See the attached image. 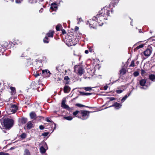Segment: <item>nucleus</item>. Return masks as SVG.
Wrapping results in <instances>:
<instances>
[{
	"mask_svg": "<svg viewBox=\"0 0 155 155\" xmlns=\"http://www.w3.org/2000/svg\"><path fill=\"white\" fill-rule=\"evenodd\" d=\"M110 12L112 13L113 11L109 5L102 8L96 16L92 18V20L87 21L86 24H89L91 28H96V24L93 23L94 21H95L98 24L99 26H102L104 24V20L107 19V17L109 15Z\"/></svg>",
	"mask_w": 155,
	"mask_h": 155,
	"instance_id": "1",
	"label": "nucleus"
},
{
	"mask_svg": "<svg viewBox=\"0 0 155 155\" xmlns=\"http://www.w3.org/2000/svg\"><path fill=\"white\" fill-rule=\"evenodd\" d=\"M74 72L78 75L81 76L84 72L83 67L81 65H76L74 66Z\"/></svg>",
	"mask_w": 155,
	"mask_h": 155,
	"instance_id": "2",
	"label": "nucleus"
},
{
	"mask_svg": "<svg viewBox=\"0 0 155 155\" xmlns=\"http://www.w3.org/2000/svg\"><path fill=\"white\" fill-rule=\"evenodd\" d=\"M6 108L7 112L9 113V114L14 113L18 110L17 106L16 105L12 104L7 106Z\"/></svg>",
	"mask_w": 155,
	"mask_h": 155,
	"instance_id": "3",
	"label": "nucleus"
},
{
	"mask_svg": "<svg viewBox=\"0 0 155 155\" xmlns=\"http://www.w3.org/2000/svg\"><path fill=\"white\" fill-rule=\"evenodd\" d=\"M4 125L5 129L8 130L13 126V121L12 119H5L4 120Z\"/></svg>",
	"mask_w": 155,
	"mask_h": 155,
	"instance_id": "4",
	"label": "nucleus"
},
{
	"mask_svg": "<svg viewBox=\"0 0 155 155\" xmlns=\"http://www.w3.org/2000/svg\"><path fill=\"white\" fill-rule=\"evenodd\" d=\"M90 112L87 110L82 111L81 113V116L80 117H78L83 120H86L89 117Z\"/></svg>",
	"mask_w": 155,
	"mask_h": 155,
	"instance_id": "5",
	"label": "nucleus"
},
{
	"mask_svg": "<svg viewBox=\"0 0 155 155\" xmlns=\"http://www.w3.org/2000/svg\"><path fill=\"white\" fill-rule=\"evenodd\" d=\"M140 84L142 87H140L141 89H146L147 88L148 85L146 83V81L145 79H142L140 81Z\"/></svg>",
	"mask_w": 155,
	"mask_h": 155,
	"instance_id": "6",
	"label": "nucleus"
},
{
	"mask_svg": "<svg viewBox=\"0 0 155 155\" xmlns=\"http://www.w3.org/2000/svg\"><path fill=\"white\" fill-rule=\"evenodd\" d=\"M48 149V147L46 143H44L43 144V146H42L40 147V152L41 153H44L46 152V150Z\"/></svg>",
	"mask_w": 155,
	"mask_h": 155,
	"instance_id": "7",
	"label": "nucleus"
},
{
	"mask_svg": "<svg viewBox=\"0 0 155 155\" xmlns=\"http://www.w3.org/2000/svg\"><path fill=\"white\" fill-rule=\"evenodd\" d=\"M8 43L5 41L3 42L1 45L0 44V52L5 51V48L8 47Z\"/></svg>",
	"mask_w": 155,
	"mask_h": 155,
	"instance_id": "8",
	"label": "nucleus"
},
{
	"mask_svg": "<svg viewBox=\"0 0 155 155\" xmlns=\"http://www.w3.org/2000/svg\"><path fill=\"white\" fill-rule=\"evenodd\" d=\"M66 100L65 99V98H64L62 101L61 103V107L67 109L69 110H72V109H71V108L69 107L66 104Z\"/></svg>",
	"mask_w": 155,
	"mask_h": 155,
	"instance_id": "9",
	"label": "nucleus"
},
{
	"mask_svg": "<svg viewBox=\"0 0 155 155\" xmlns=\"http://www.w3.org/2000/svg\"><path fill=\"white\" fill-rule=\"evenodd\" d=\"M152 51V48H147L143 52L144 55L146 56H149L151 54Z\"/></svg>",
	"mask_w": 155,
	"mask_h": 155,
	"instance_id": "10",
	"label": "nucleus"
},
{
	"mask_svg": "<svg viewBox=\"0 0 155 155\" xmlns=\"http://www.w3.org/2000/svg\"><path fill=\"white\" fill-rule=\"evenodd\" d=\"M40 74H41L42 76H45L46 77H48L50 76L51 73L48 70L46 69L42 70V73H40Z\"/></svg>",
	"mask_w": 155,
	"mask_h": 155,
	"instance_id": "11",
	"label": "nucleus"
},
{
	"mask_svg": "<svg viewBox=\"0 0 155 155\" xmlns=\"http://www.w3.org/2000/svg\"><path fill=\"white\" fill-rule=\"evenodd\" d=\"M122 106V105L121 104L117 103V102H116L114 103L113 105L109 106L108 107H114L116 109H118L120 108Z\"/></svg>",
	"mask_w": 155,
	"mask_h": 155,
	"instance_id": "12",
	"label": "nucleus"
},
{
	"mask_svg": "<svg viewBox=\"0 0 155 155\" xmlns=\"http://www.w3.org/2000/svg\"><path fill=\"white\" fill-rule=\"evenodd\" d=\"M57 4L55 3H52L51 5L50 10H51V11H56L57 9Z\"/></svg>",
	"mask_w": 155,
	"mask_h": 155,
	"instance_id": "13",
	"label": "nucleus"
},
{
	"mask_svg": "<svg viewBox=\"0 0 155 155\" xmlns=\"http://www.w3.org/2000/svg\"><path fill=\"white\" fill-rule=\"evenodd\" d=\"M30 116L32 119H35L36 118V115L34 112H32L30 114Z\"/></svg>",
	"mask_w": 155,
	"mask_h": 155,
	"instance_id": "14",
	"label": "nucleus"
},
{
	"mask_svg": "<svg viewBox=\"0 0 155 155\" xmlns=\"http://www.w3.org/2000/svg\"><path fill=\"white\" fill-rule=\"evenodd\" d=\"M70 90V87L68 86H65L64 87V92L65 93L68 92Z\"/></svg>",
	"mask_w": 155,
	"mask_h": 155,
	"instance_id": "15",
	"label": "nucleus"
},
{
	"mask_svg": "<svg viewBox=\"0 0 155 155\" xmlns=\"http://www.w3.org/2000/svg\"><path fill=\"white\" fill-rule=\"evenodd\" d=\"M149 79L153 81H155V75L151 74L149 76Z\"/></svg>",
	"mask_w": 155,
	"mask_h": 155,
	"instance_id": "16",
	"label": "nucleus"
},
{
	"mask_svg": "<svg viewBox=\"0 0 155 155\" xmlns=\"http://www.w3.org/2000/svg\"><path fill=\"white\" fill-rule=\"evenodd\" d=\"M14 45H18L21 43V42L18 39H15L13 42H12Z\"/></svg>",
	"mask_w": 155,
	"mask_h": 155,
	"instance_id": "17",
	"label": "nucleus"
},
{
	"mask_svg": "<svg viewBox=\"0 0 155 155\" xmlns=\"http://www.w3.org/2000/svg\"><path fill=\"white\" fill-rule=\"evenodd\" d=\"M54 32L52 31H49V32L47 33V35L49 37H52L53 36Z\"/></svg>",
	"mask_w": 155,
	"mask_h": 155,
	"instance_id": "18",
	"label": "nucleus"
},
{
	"mask_svg": "<svg viewBox=\"0 0 155 155\" xmlns=\"http://www.w3.org/2000/svg\"><path fill=\"white\" fill-rule=\"evenodd\" d=\"M33 127V124L31 121L28 122L27 124V127L28 129L31 128Z\"/></svg>",
	"mask_w": 155,
	"mask_h": 155,
	"instance_id": "19",
	"label": "nucleus"
},
{
	"mask_svg": "<svg viewBox=\"0 0 155 155\" xmlns=\"http://www.w3.org/2000/svg\"><path fill=\"white\" fill-rule=\"evenodd\" d=\"M23 155H31L28 149H25L24 150Z\"/></svg>",
	"mask_w": 155,
	"mask_h": 155,
	"instance_id": "20",
	"label": "nucleus"
},
{
	"mask_svg": "<svg viewBox=\"0 0 155 155\" xmlns=\"http://www.w3.org/2000/svg\"><path fill=\"white\" fill-rule=\"evenodd\" d=\"M130 94L129 93L128 94V95H125L121 100V102H124L126 99L127 98L130 96Z\"/></svg>",
	"mask_w": 155,
	"mask_h": 155,
	"instance_id": "21",
	"label": "nucleus"
},
{
	"mask_svg": "<svg viewBox=\"0 0 155 155\" xmlns=\"http://www.w3.org/2000/svg\"><path fill=\"white\" fill-rule=\"evenodd\" d=\"M126 70L124 68L122 69L120 71V74L123 75L126 73Z\"/></svg>",
	"mask_w": 155,
	"mask_h": 155,
	"instance_id": "22",
	"label": "nucleus"
},
{
	"mask_svg": "<svg viewBox=\"0 0 155 155\" xmlns=\"http://www.w3.org/2000/svg\"><path fill=\"white\" fill-rule=\"evenodd\" d=\"M64 118L68 120H71L73 119L71 116L64 117Z\"/></svg>",
	"mask_w": 155,
	"mask_h": 155,
	"instance_id": "23",
	"label": "nucleus"
},
{
	"mask_svg": "<svg viewBox=\"0 0 155 155\" xmlns=\"http://www.w3.org/2000/svg\"><path fill=\"white\" fill-rule=\"evenodd\" d=\"M80 94L83 95H90L91 94H92V93H85L82 92H80Z\"/></svg>",
	"mask_w": 155,
	"mask_h": 155,
	"instance_id": "24",
	"label": "nucleus"
},
{
	"mask_svg": "<svg viewBox=\"0 0 155 155\" xmlns=\"http://www.w3.org/2000/svg\"><path fill=\"white\" fill-rule=\"evenodd\" d=\"M61 27H62V26L61 24H58L56 26V30L57 31H59L60 30V29Z\"/></svg>",
	"mask_w": 155,
	"mask_h": 155,
	"instance_id": "25",
	"label": "nucleus"
},
{
	"mask_svg": "<svg viewBox=\"0 0 155 155\" xmlns=\"http://www.w3.org/2000/svg\"><path fill=\"white\" fill-rule=\"evenodd\" d=\"M83 88L86 91H91L92 89V88L91 87H84Z\"/></svg>",
	"mask_w": 155,
	"mask_h": 155,
	"instance_id": "26",
	"label": "nucleus"
},
{
	"mask_svg": "<svg viewBox=\"0 0 155 155\" xmlns=\"http://www.w3.org/2000/svg\"><path fill=\"white\" fill-rule=\"evenodd\" d=\"M48 38L46 36L45 38L43 39V41L45 43H48L49 42V41H48Z\"/></svg>",
	"mask_w": 155,
	"mask_h": 155,
	"instance_id": "27",
	"label": "nucleus"
},
{
	"mask_svg": "<svg viewBox=\"0 0 155 155\" xmlns=\"http://www.w3.org/2000/svg\"><path fill=\"white\" fill-rule=\"evenodd\" d=\"M20 137L21 138L24 139L26 137V135L25 133H23L21 135Z\"/></svg>",
	"mask_w": 155,
	"mask_h": 155,
	"instance_id": "28",
	"label": "nucleus"
},
{
	"mask_svg": "<svg viewBox=\"0 0 155 155\" xmlns=\"http://www.w3.org/2000/svg\"><path fill=\"white\" fill-rule=\"evenodd\" d=\"M27 121V119L25 118H22L21 119V122L23 124H25Z\"/></svg>",
	"mask_w": 155,
	"mask_h": 155,
	"instance_id": "29",
	"label": "nucleus"
},
{
	"mask_svg": "<svg viewBox=\"0 0 155 155\" xmlns=\"http://www.w3.org/2000/svg\"><path fill=\"white\" fill-rule=\"evenodd\" d=\"M134 60H132L131 63L130 64V67H134Z\"/></svg>",
	"mask_w": 155,
	"mask_h": 155,
	"instance_id": "30",
	"label": "nucleus"
},
{
	"mask_svg": "<svg viewBox=\"0 0 155 155\" xmlns=\"http://www.w3.org/2000/svg\"><path fill=\"white\" fill-rule=\"evenodd\" d=\"M77 20L78 21V24H79L80 22H81L82 21V20L81 19V18H77Z\"/></svg>",
	"mask_w": 155,
	"mask_h": 155,
	"instance_id": "31",
	"label": "nucleus"
},
{
	"mask_svg": "<svg viewBox=\"0 0 155 155\" xmlns=\"http://www.w3.org/2000/svg\"><path fill=\"white\" fill-rule=\"evenodd\" d=\"M49 134V133L48 132H44L42 134V136L44 137H46Z\"/></svg>",
	"mask_w": 155,
	"mask_h": 155,
	"instance_id": "32",
	"label": "nucleus"
},
{
	"mask_svg": "<svg viewBox=\"0 0 155 155\" xmlns=\"http://www.w3.org/2000/svg\"><path fill=\"white\" fill-rule=\"evenodd\" d=\"M0 155H9V154L8 153L2 152H0Z\"/></svg>",
	"mask_w": 155,
	"mask_h": 155,
	"instance_id": "33",
	"label": "nucleus"
},
{
	"mask_svg": "<svg viewBox=\"0 0 155 155\" xmlns=\"http://www.w3.org/2000/svg\"><path fill=\"white\" fill-rule=\"evenodd\" d=\"M79 112V111L76 110L73 113V115L74 116H76Z\"/></svg>",
	"mask_w": 155,
	"mask_h": 155,
	"instance_id": "34",
	"label": "nucleus"
},
{
	"mask_svg": "<svg viewBox=\"0 0 155 155\" xmlns=\"http://www.w3.org/2000/svg\"><path fill=\"white\" fill-rule=\"evenodd\" d=\"M143 46H144L143 45V44L137 46V47L136 48L137 49H138L140 48H142L143 47Z\"/></svg>",
	"mask_w": 155,
	"mask_h": 155,
	"instance_id": "35",
	"label": "nucleus"
},
{
	"mask_svg": "<svg viewBox=\"0 0 155 155\" xmlns=\"http://www.w3.org/2000/svg\"><path fill=\"white\" fill-rule=\"evenodd\" d=\"M76 105L80 107L85 106H84L80 104H76Z\"/></svg>",
	"mask_w": 155,
	"mask_h": 155,
	"instance_id": "36",
	"label": "nucleus"
},
{
	"mask_svg": "<svg viewBox=\"0 0 155 155\" xmlns=\"http://www.w3.org/2000/svg\"><path fill=\"white\" fill-rule=\"evenodd\" d=\"M123 91V90H118L116 91V92L117 93L120 94L122 93Z\"/></svg>",
	"mask_w": 155,
	"mask_h": 155,
	"instance_id": "37",
	"label": "nucleus"
},
{
	"mask_svg": "<svg viewBox=\"0 0 155 155\" xmlns=\"http://www.w3.org/2000/svg\"><path fill=\"white\" fill-rule=\"evenodd\" d=\"M139 73L138 72H137V71H136V72H135L134 73V75L135 76V77H136V76H137L138 75H139Z\"/></svg>",
	"mask_w": 155,
	"mask_h": 155,
	"instance_id": "38",
	"label": "nucleus"
},
{
	"mask_svg": "<svg viewBox=\"0 0 155 155\" xmlns=\"http://www.w3.org/2000/svg\"><path fill=\"white\" fill-rule=\"evenodd\" d=\"M145 71L144 70H141V74L142 76H144L145 75Z\"/></svg>",
	"mask_w": 155,
	"mask_h": 155,
	"instance_id": "39",
	"label": "nucleus"
},
{
	"mask_svg": "<svg viewBox=\"0 0 155 155\" xmlns=\"http://www.w3.org/2000/svg\"><path fill=\"white\" fill-rule=\"evenodd\" d=\"M10 89L13 92V93H14L15 91V88L14 87H11Z\"/></svg>",
	"mask_w": 155,
	"mask_h": 155,
	"instance_id": "40",
	"label": "nucleus"
},
{
	"mask_svg": "<svg viewBox=\"0 0 155 155\" xmlns=\"http://www.w3.org/2000/svg\"><path fill=\"white\" fill-rule=\"evenodd\" d=\"M22 0H16V2L17 3H21Z\"/></svg>",
	"mask_w": 155,
	"mask_h": 155,
	"instance_id": "41",
	"label": "nucleus"
},
{
	"mask_svg": "<svg viewBox=\"0 0 155 155\" xmlns=\"http://www.w3.org/2000/svg\"><path fill=\"white\" fill-rule=\"evenodd\" d=\"M46 120L48 122H51V119H50L49 118H46Z\"/></svg>",
	"mask_w": 155,
	"mask_h": 155,
	"instance_id": "42",
	"label": "nucleus"
},
{
	"mask_svg": "<svg viewBox=\"0 0 155 155\" xmlns=\"http://www.w3.org/2000/svg\"><path fill=\"white\" fill-rule=\"evenodd\" d=\"M39 128L41 130H43L44 129V127L43 126L41 125L39 126Z\"/></svg>",
	"mask_w": 155,
	"mask_h": 155,
	"instance_id": "43",
	"label": "nucleus"
},
{
	"mask_svg": "<svg viewBox=\"0 0 155 155\" xmlns=\"http://www.w3.org/2000/svg\"><path fill=\"white\" fill-rule=\"evenodd\" d=\"M47 58L45 57H42V60L44 61H47Z\"/></svg>",
	"mask_w": 155,
	"mask_h": 155,
	"instance_id": "44",
	"label": "nucleus"
},
{
	"mask_svg": "<svg viewBox=\"0 0 155 155\" xmlns=\"http://www.w3.org/2000/svg\"><path fill=\"white\" fill-rule=\"evenodd\" d=\"M108 87L107 85L105 86L104 87V90L105 91L107 90Z\"/></svg>",
	"mask_w": 155,
	"mask_h": 155,
	"instance_id": "45",
	"label": "nucleus"
},
{
	"mask_svg": "<svg viewBox=\"0 0 155 155\" xmlns=\"http://www.w3.org/2000/svg\"><path fill=\"white\" fill-rule=\"evenodd\" d=\"M109 99L111 101L114 100L115 99V98L113 97H109Z\"/></svg>",
	"mask_w": 155,
	"mask_h": 155,
	"instance_id": "46",
	"label": "nucleus"
},
{
	"mask_svg": "<svg viewBox=\"0 0 155 155\" xmlns=\"http://www.w3.org/2000/svg\"><path fill=\"white\" fill-rule=\"evenodd\" d=\"M79 29V28L78 27L76 26L75 28V31H77Z\"/></svg>",
	"mask_w": 155,
	"mask_h": 155,
	"instance_id": "47",
	"label": "nucleus"
},
{
	"mask_svg": "<svg viewBox=\"0 0 155 155\" xmlns=\"http://www.w3.org/2000/svg\"><path fill=\"white\" fill-rule=\"evenodd\" d=\"M62 33L63 34H65L66 33V32L64 29H62Z\"/></svg>",
	"mask_w": 155,
	"mask_h": 155,
	"instance_id": "48",
	"label": "nucleus"
},
{
	"mask_svg": "<svg viewBox=\"0 0 155 155\" xmlns=\"http://www.w3.org/2000/svg\"><path fill=\"white\" fill-rule=\"evenodd\" d=\"M43 8H41L39 11V12L40 13H41L43 11Z\"/></svg>",
	"mask_w": 155,
	"mask_h": 155,
	"instance_id": "49",
	"label": "nucleus"
},
{
	"mask_svg": "<svg viewBox=\"0 0 155 155\" xmlns=\"http://www.w3.org/2000/svg\"><path fill=\"white\" fill-rule=\"evenodd\" d=\"M35 82H33L31 84V86H33L35 85Z\"/></svg>",
	"mask_w": 155,
	"mask_h": 155,
	"instance_id": "50",
	"label": "nucleus"
},
{
	"mask_svg": "<svg viewBox=\"0 0 155 155\" xmlns=\"http://www.w3.org/2000/svg\"><path fill=\"white\" fill-rule=\"evenodd\" d=\"M39 76V73H37L35 75V77H37L38 76Z\"/></svg>",
	"mask_w": 155,
	"mask_h": 155,
	"instance_id": "51",
	"label": "nucleus"
},
{
	"mask_svg": "<svg viewBox=\"0 0 155 155\" xmlns=\"http://www.w3.org/2000/svg\"><path fill=\"white\" fill-rule=\"evenodd\" d=\"M64 79L65 80H68V79H69V78L68 76H66L64 78Z\"/></svg>",
	"mask_w": 155,
	"mask_h": 155,
	"instance_id": "52",
	"label": "nucleus"
},
{
	"mask_svg": "<svg viewBox=\"0 0 155 155\" xmlns=\"http://www.w3.org/2000/svg\"><path fill=\"white\" fill-rule=\"evenodd\" d=\"M85 53L86 54H87L88 53V51L87 50H86L85 51Z\"/></svg>",
	"mask_w": 155,
	"mask_h": 155,
	"instance_id": "53",
	"label": "nucleus"
},
{
	"mask_svg": "<svg viewBox=\"0 0 155 155\" xmlns=\"http://www.w3.org/2000/svg\"><path fill=\"white\" fill-rule=\"evenodd\" d=\"M36 2V0H34V2H31V3H35Z\"/></svg>",
	"mask_w": 155,
	"mask_h": 155,
	"instance_id": "54",
	"label": "nucleus"
},
{
	"mask_svg": "<svg viewBox=\"0 0 155 155\" xmlns=\"http://www.w3.org/2000/svg\"><path fill=\"white\" fill-rule=\"evenodd\" d=\"M89 51H90V52H91L92 50H91V48H89Z\"/></svg>",
	"mask_w": 155,
	"mask_h": 155,
	"instance_id": "55",
	"label": "nucleus"
},
{
	"mask_svg": "<svg viewBox=\"0 0 155 155\" xmlns=\"http://www.w3.org/2000/svg\"><path fill=\"white\" fill-rule=\"evenodd\" d=\"M54 125L55 126V127H54V129H55L56 128V124H54Z\"/></svg>",
	"mask_w": 155,
	"mask_h": 155,
	"instance_id": "56",
	"label": "nucleus"
},
{
	"mask_svg": "<svg viewBox=\"0 0 155 155\" xmlns=\"http://www.w3.org/2000/svg\"><path fill=\"white\" fill-rule=\"evenodd\" d=\"M9 1H10L11 2H13L14 1V0H8Z\"/></svg>",
	"mask_w": 155,
	"mask_h": 155,
	"instance_id": "57",
	"label": "nucleus"
},
{
	"mask_svg": "<svg viewBox=\"0 0 155 155\" xmlns=\"http://www.w3.org/2000/svg\"><path fill=\"white\" fill-rule=\"evenodd\" d=\"M137 63H139V62H138V61H137Z\"/></svg>",
	"mask_w": 155,
	"mask_h": 155,
	"instance_id": "58",
	"label": "nucleus"
},
{
	"mask_svg": "<svg viewBox=\"0 0 155 155\" xmlns=\"http://www.w3.org/2000/svg\"><path fill=\"white\" fill-rule=\"evenodd\" d=\"M70 45H71V44H70Z\"/></svg>",
	"mask_w": 155,
	"mask_h": 155,
	"instance_id": "59",
	"label": "nucleus"
},
{
	"mask_svg": "<svg viewBox=\"0 0 155 155\" xmlns=\"http://www.w3.org/2000/svg\"><path fill=\"white\" fill-rule=\"evenodd\" d=\"M6 1H8L7 0H5Z\"/></svg>",
	"mask_w": 155,
	"mask_h": 155,
	"instance_id": "60",
	"label": "nucleus"
}]
</instances>
